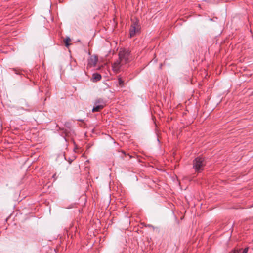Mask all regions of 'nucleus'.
Masks as SVG:
<instances>
[{"mask_svg": "<svg viewBox=\"0 0 253 253\" xmlns=\"http://www.w3.org/2000/svg\"><path fill=\"white\" fill-rule=\"evenodd\" d=\"M105 103L101 99L97 100L95 102V106L92 109V112H98L102 109L105 106Z\"/></svg>", "mask_w": 253, "mask_h": 253, "instance_id": "obj_4", "label": "nucleus"}, {"mask_svg": "<svg viewBox=\"0 0 253 253\" xmlns=\"http://www.w3.org/2000/svg\"><path fill=\"white\" fill-rule=\"evenodd\" d=\"M140 30V26L139 24L138 21H136L134 22L131 25L130 28V35L132 37L134 36L136 34L139 32Z\"/></svg>", "mask_w": 253, "mask_h": 253, "instance_id": "obj_3", "label": "nucleus"}, {"mask_svg": "<svg viewBox=\"0 0 253 253\" xmlns=\"http://www.w3.org/2000/svg\"><path fill=\"white\" fill-rule=\"evenodd\" d=\"M71 41V39L69 37L68 38H66L65 40H64V42H65V46L67 47H68L70 45V43H69V42Z\"/></svg>", "mask_w": 253, "mask_h": 253, "instance_id": "obj_8", "label": "nucleus"}, {"mask_svg": "<svg viewBox=\"0 0 253 253\" xmlns=\"http://www.w3.org/2000/svg\"><path fill=\"white\" fill-rule=\"evenodd\" d=\"M98 59L97 56H91L88 61V65L90 66H95L97 62Z\"/></svg>", "mask_w": 253, "mask_h": 253, "instance_id": "obj_5", "label": "nucleus"}, {"mask_svg": "<svg viewBox=\"0 0 253 253\" xmlns=\"http://www.w3.org/2000/svg\"><path fill=\"white\" fill-rule=\"evenodd\" d=\"M130 61V53L128 50L121 49L119 52V59L115 62L113 65V70L115 72L120 71L123 65Z\"/></svg>", "mask_w": 253, "mask_h": 253, "instance_id": "obj_1", "label": "nucleus"}, {"mask_svg": "<svg viewBox=\"0 0 253 253\" xmlns=\"http://www.w3.org/2000/svg\"><path fill=\"white\" fill-rule=\"evenodd\" d=\"M248 248L247 247L244 249V250L243 251L242 253H247L248 251ZM241 251L240 249H235L232 251H231L230 253H239Z\"/></svg>", "mask_w": 253, "mask_h": 253, "instance_id": "obj_6", "label": "nucleus"}, {"mask_svg": "<svg viewBox=\"0 0 253 253\" xmlns=\"http://www.w3.org/2000/svg\"><path fill=\"white\" fill-rule=\"evenodd\" d=\"M205 165V162L202 158L197 157L193 161V168L196 172H201L203 170Z\"/></svg>", "mask_w": 253, "mask_h": 253, "instance_id": "obj_2", "label": "nucleus"}, {"mask_svg": "<svg viewBox=\"0 0 253 253\" xmlns=\"http://www.w3.org/2000/svg\"><path fill=\"white\" fill-rule=\"evenodd\" d=\"M119 83L120 85L123 86L124 85V81L121 78L119 79Z\"/></svg>", "mask_w": 253, "mask_h": 253, "instance_id": "obj_9", "label": "nucleus"}, {"mask_svg": "<svg viewBox=\"0 0 253 253\" xmlns=\"http://www.w3.org/2000/svg\"><path fill=\"white\" fill-rule=\"evenodd\" d=\"M93 78L95 81H99L101 79V76L98 73H95L93 75Z\"/></svg>", "mask_w": 253, "mask_h": 253, "instance_id": "obj_7", "label": "nucleus"}]
</instances>
